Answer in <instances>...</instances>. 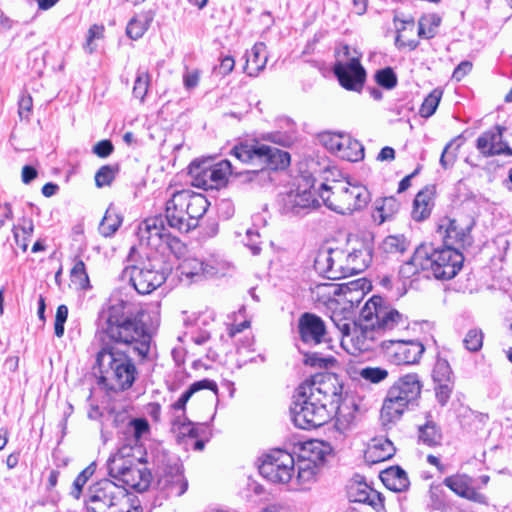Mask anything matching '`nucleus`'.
I'll list each match as a JSON object with an SVG mask.
<instances>
[{
    "instance_id": "obj_1",
    "label": "nucleus",
    "mask_w": 512,
    "mask_h": 512,
    "mask_svg": "<svg viewBox=\"0 0 512 512\" xmlns=\"http://www.w3.org/2000/svg\"><path fill=\"white\" fill-rule=\"evenodd\" d=\"M101 334L103 341L107 339L115 344L132 345L141 358L150 351L151 334L140 319V313L130 312L128 304L122 300L110 305L104 313Z\"/></svg>"
},
{
    "instance_id": "obj_2",
    "label": "nucleus",
    "mask_w": 512,
    "mask_h": 512,
    "mask_svg": "<svg viewBox=\"0 0 512 512\" xmlns=\"http://www.w3.org/2000/svg\"><path fill=\"white\" fill-rule=\"evenodd\" d=\"M359 321L357 333L351 330L349 340L360 352L372 349V337L369 336L372 331L402 334L410 325L407 316L387 304L380 296H373L365 303Z\"/></svg>"
},
{
    "instance_id": "obj_3",
    "label": "nucleus",
    "mask_w": 512,
    "mask_h": 512,
    "mask_svg": "<svg viewBox=\"0 0 512 512\" xmlns=\"http://www.w3.org/2000/svg\"><path fill=\"white\" fill-rule=\"evenodd\" d=\"M319 196L327 208L341 215L361 211L371 200V194L364 185L346 180L322 183Z\"/></svg>"
},
{
    "instance_id": "obj_4",
    "label": "nucleus",
    "mask_w": 512,
    "mask_h": 512,
    "mask_svg": "<svg viewBox=\"0 0 512 512\" xmlns=\"http://www.w3.org/2000/svg\"><path fill=\"white\" fill-rule=\"evenodd\" d=\"M100 382L111 391L129 389L137 375L133 360L124 352L108 346L103 347L96 357Z\"/></svg>"
},
{
    "instance_id": "obj_5",
    "label": "nucleus",
    "mask_w": 512,
    "mask_h": 512,
    "mask_svg": "<svg viewBox=\"0 0 512 512\" xmlns=\"http://www.w3.org/2000/svg\"><path fill=\"white\" fill-rule=\"evenodd\" d=\"M86 506L89 512H141L138 498L108 479L89 487Z\"/></svg>"
},
{
    "instance_id": "obj_6",
    "label": "nucleus",
    "mask_w": 512,
    "mask_h": 512,
    "mask_svg": "<svg viewBox=\"0 0 512 512\" xmlns=\"http://www.w3.org/2000/svg\"><path fill=\"white\" fill-rule=\"evenodd\" d=\"M171 272V267L157 255L148 256L137 265L127 266L123 276L129 278L133 288L142 295H147L160 287Z\"/></svg>"
},
{
    "instance_id": "obj_7",
    "label": "nucleus",
    "mask_w": 512,
    "mask_h": 512,
    "mask_svg": "<svg viewBox=\"0 0 512 512\" xmlns=\"http://www.w3.org/2000/svg\"><path fill=\"white\" fill-rule=\"evenodd\" d=\"M128 447H122L107 462L109 475L123 485L136 491L143 492L148 489L151 482V473L144 464L135 463V458L130 457Z\"/></svg>"
},
{
    "instance_id": "obj_8",
    "label": "nucleus",
    "mask_w": 512,
    "mask_h": 512,
    "mask_svg": "<svg viewBox=\"0 0 512 512\" xmlns=\"http://www.w3.org/2000/svg\"><path fill=\"white\" fill-rule=\"evenodd\" d=\"M336 378L332 375L315 374L303 381L296 390L294 396L298 402L305 405H322L324 408H338L341 400L339 387L336 385Z\"/></svg>"
},
{
    "instance_id": "obj_9",
    "label": "nucleus",
    "mask_w": 512,
    "mask_h": 512,
    "mask_svg": "<svg viewBox=\"0 0 512 512\" xmlns=\"http://www.w3.org/2000/svg\"><path fill=\"white\" fill-rule=\"evenodd\" d=\"M231 155L243 163L257 164L261 169L282 170L290 164V154L287 151L258 142L235 145Z\"/></svg>"
},
{
    "instance_id": "obj_10",
    "label": "nucleus",
    "mask_w": 512,
    "mask_h": 512,
    "mask_svg": "<svg viewBox=\"0 0 512 512\" xmlns=\"http://www.w3.org/2000/svg\"><path fill=\"white\" fill-rule=\"evenodd\" d=\"M328 454L329 446L322 441H309L301 446L298 460L295 462L297 466L295 480L302 489H306L316 481Z\"/></svg>"
},
{
    "instance_id": "obj_11",
    "label": "nucleus",
    "mask_w": 512,
    "mask_h": 512,
    "mask_svg": "<svg viewBox=\"0 0 512 512\" xmlns=\"http://www.w3.org/2000/svg\"><path fill=\"white\" fill-rule=\"evenodd\" d=\"M427 274L425 277L433 276L440 280H449L461 270L464 256L456 248L444 245L443 248L433 249L426 246Z\"/></svg>"
},
{
    "instance_id": "obj_12",
    "label": "nucleus",
    "mask_w": 512,
    "mask_h": 512,
    "mask_svg": "<svg viewBox=\"0 0 512 512\" xmlns=\"http://www.w3.org/2000/svg\"><path fill=\"white\" fill-rule=\"evenodd\" d=\"M295 460L283 449H272L262 458L259 473L271 483L287 484L293 479Z\"/></svg>"
},
{
    "instance_id": "obj_13",
    "label": "nucleus",
    "mask_w": 512,
    "mask_h": 512,
    "mask_svg": "<svg viewBox=\"0 0 512 512\" xmlns=\"http://www.w3.org/2000/svg\"><path fill=\"white\" fill-rule=\"evenodd\" d=\"M408 332L409 327L402 334L391 333L394 337L381 343L386 358L395 365L415 364L425 350L421 342L405 339Z\"/></svg>"
},
{
    "instance_id": "obj_14",
    "label": "nucleus",
    "mask_w": 512,
    "mask_h": 512,
    "mask_svg": "<svg viewBox=\"0 0 512 512\" xmlns=\"http://www.w3.org/2000/svg\"><path fill=\"white\" fill-rule=\"evenodd\" d=\"M473 224V220L467 217H444L438 223L437 233L443 239L444 245L460 251L472 244Z\"/></svg>"
},
{
    "instance_id": "obj_15",
    "label": "nucleus",
    "mask_w": 512,
    "mask_h": 512,
    "mask_svg": "<svg viewBox=\"0 0 512 512\" xmlns=\"http://www.w3.org/2000/svg\"><path fill=\"white\" fill-rule=\"evenodd\" d=\"M231 163L222 160L214 165L202 166L192 162L189 166V174L192 177V184L204 190H213L223 187L231 174Z\"/></svg>"
},
{
    "instance_id": "obj_16",
    "label": "nucleus",
    "mask_w": 512,
    "mask_h": 512,
    "mask_svg": "<svg viewBox=\"0 0 512 512\" xmlns=\"http://www.w3.org/2000/svg\"><path fill=\"white\" fill-rule=\"evenodd\" d=\"M346 251L341 248L321 249L314 260L315 270L330 280H338L351 275Z\"/></svg>"
},
{
    "instance_id": "obj_17",
    "label": "nucleus",
    "mask_w": 512,
    "mask_h": 512,
    "mask_svg": "<svg viewBox=\"0 0 512 512\" xmlns=\"http://www.w3.org/2000/svg\"><path fill=\"white\" fill-rule=\"evenodd\" d=\"M342 54L348 60L335 63L334 74L337 76L342 87L347 90L359 91L364 85L366 71L361 65L359 57H350V47L348 45L343 46Z\"/></svg>"
},
{
    "instance_id": "obj_18",
    "label": "nucleus",
    "mask_w": 512,
    "mask_h": 512,
    "mask_svg": "<svg viewBox=\"0 0 512 512\" xmlns=\"http://www.w3.org/2000/svg\"><path fill=\"white\" fill-rule=\"evenodd\" d=\"M292 421L300 429L310 430L324 425L335 411L332 407L324 408L322 405H305L294 401L291 408Z\"/></svg>"
},
{
    "instance_id": "obj_19",
    "label": "nucleus",
    "mask_w": 512,
    "mask_h": 512,
    "mask_svg": "<svg viewBox=\"0 0 512 512\" xmlns=\"http://www.w3.org/2000/svg\"><path fill=\"white\" fill-rule=\"evenodd\" d=\"M157 485L167 497H179L188 488V481L184 477L182 464L178 460L167 463L159 474Z\"/></svg>"
},
{
    "instance_id": "obj_20",
    "label": "nucleus",
    "mask_w": 512,
    "mask_h": 512,
    "mask_svg": "<svg viewBox=\"0 0 512 512\" xmlns=\"http://www.w3.org/2000/svg\"><path fill=\"white\" fill-rule=\"evenodd\" d=\"M187 197H189V190L176 191L166 202L167 223L171 228L181 232H189L193 229V223L188 222L189 216L186 214Z\"/></svg>"
},
{
    "instance_id": "obj_21",
    "label": "nucleus",
    "mask_w": 512,
    "mask_h": 512,
    "mask_svg": "<svg viewBox=\"0 0 512 512\" xmlns=\"http://www.w3.org/2000/svg\"><path fill=\"white\" fill-rule=\"evenodd\" d=\"M298 329L303 343L316 346L327 342L326 326L324 321L312 313H304L299 318Z\"/></svg>"
},
{
    "instance_id": "obj_22",
    "label": "nucleus",
    "mask_w": 512,
    "mask_h": 512,
    "mask_svg": "<svg viewBox=\"0 0 512 512\" xmlns=\"http://www.w3.org/2000/svg\"><path fill=\"white\" fill-rule=\"evenodd\" d=\"M168 233L163 218L154 216L140 223L137 235L141 244L158 250L163 247L164 238Z\"/></svg>"
},
{
    "instance_id": "obj_23",
    "label": "nucleus",
    "mask_w": 512,
    "mask_h": 512,
    "mask_svg": "<svg viewBox=\"0 0 512 512\" xmlns=\"http://www.w3.org/2000/svg\"><path fill=\"white\" fill-rule=\"evenodd\" d=\"M327 147L333 151L340 158L356 162L362 160L364 157L363 145L348 136L334 135L326 142Z\"/></svg>"
},
{
    "instance_id": "obj_24",
    "label": "nucleus",
    "mask_w": 512,
    "mask_h": 512,
    "mask_svg": "<svg viewBox=\"0 0 512 512\" xmlns=\"http://www.w3.org/2000/svg\"><path fill=\"white\" fill-rule=\"evenodd\" d=\"M503 130L501 126H496L478 137L476 147L481 154L484 156L512 155L510 147L502 141Z\"/></svg>"
},
{
    "instance_id": "obj_25",
    "label": "nucleus",
    "mask_w": 512,
    "mask_h": 512,
    "mask_svg": "<svg viewBox=\"0 0 512 512\" xmlns=\"http://www.w3.org/2000/svg\"><path fill=\"white\" fill-rule=\"evenodd\" d=\"M179 270L182 276L191 281H198L202 277H212L220 272L219 264L213 262H204L196 257L185 258Z\"/></svg>"
},
{
    "instance_id": "obj_26",
    "label": "nucleus",
    "mask_w": 512,
    "mask_h": 512,
    "mask_svg": "<svg viewBox=\"0 0 512 512\" xmlns=\"http://www.w3.org/2000/svg\"><path fill=\"white\" fill-rule=\"evenodd\" d=\"M422 385L417 374H407L389 389L393 398L404 401L408 405L415 401L421 393Z\"/></svg>"
},
{
    "instance_id": "obj_27",
    "label": "nucleus",
    "mask_w": 512,
    "mask_h": 512,
    "mask_svg": "<svg viewBox=\"0 0 512 512\" xmlns=\"http://www.w3.org/2000/svg\"><path fill=\"white\" fill-rule=\"evenodd\" d=\"M373 248L368 241H356L352 250L346 252L351 275L363 272L372 261Z\"/></svg>"
},
{
    "instance_id": "obj_28",
    "label": "nucleus",
    "mask_w": 512,
    "mask_h": 512,
    "mask_svg": "<svg viewBox=\"0 0 512 512\" xmlns=\"http://www.w3.org/2000/svg\"><path fill=\"white\" fill-rule=\"evenodd\" d=\"M347 495L350 502L368 504L375 509L383 506L380 494L362 481H351Z\"/></svg>"
},
{
    "instance_id": "obj_29",
    "label": "nucleus",
    "mask_w": 512,
    "mask_h": 512,
    "mask_svg": "<svg viewBox=\"0 0 512 512\" xmlns=\"http://www.w3.org/2000/svg\"><path fill=\"white\" fill-rule=\"evenodd\" d=\"M316 192L319 193V188L316 190L304 189L292 192L287 196L285 208L293 214H301L302 212L318 207L319 200L316 198Z\"/></svg>"
},
{
    "instance_id": "obj_30",
    "label": "nucleus",
    "mask_w": 512,
    "mask_h": 512,
    "mask_svg": "<svg viewBox=\"0 0 512 512\" xmlns=\"http://www.w3.org/2000/svg\"><path fill=\"white\" fill-rule=\"evenodd\" d=\"M426 246L421 245L416 248L412 257L404 262L399 269V277L405 282L407 280H413L414 277L418 276L421 272L427 273L426 262Z\"/></svg>"
},
{
    "instance_id": "obj_31",
    "label": "nucleus",
    "mask_w": 512,
    "mask_h": 512,
    "mask_svg": "<svg viewBox=\"0 0 512 512\" xmlns=\"http://www.w3.org/2000/svg\"><path fill=\"white\" fill-rule=\"evenodd\" d=\"M267 47L263 42L254 44L250 52L247 53L245 72L248 76H257L266 66Z\"/></svg>"
},
{
    "instance_id": "obj_32",
    "label": "nucleus",
    "mask_w": 512,
    "mask_h": 512,
    "mask_svg": "<svg viewBox=\"0 0 512 512\" xmlns=\"http://www.w3.org/2000/svg\"><path fill=\"white\" fill-rule=\"evenodd\" d=\"M383 484L391 491L403 492L410 485L407 473L399 466L390 467L381 472Z\"/></svg>"
},
{
    "instance_id": "obj_33",
    "label": "nucleus",
    "mask_w": 512,
    "mask_h": 512,
    "mask_svg": "<svg viewBox=\"0 0 512 512\" xmlns=\"http://www.w3.org/2000/svg\"><path fill=\"white\" fill-rule=\"evenodd\" d=\"M400 203L395 197H385L377 199L374 203L372 218L378 225L391 219L399 210Z\"/></svg>"
},
{
    "instance_id": "obj_34",
    "label": "nucleus",
    "mask_w": 512,
    "mask_h": 512,
    "mask_svg": "<svg viewBox=\"0 0 512 512\" xmlns=\"http://www.w3.org/2000/svg\"><path fill=\"white\" fill-rule=\"evenodd\" d=\"M208 207L209 202L204 195L189 190L186 214L189 216L188 222H193V229L197 227L198 220L206 213Z\"/></svg>"
},
{
    "instance_id": "obj_35",
    "label": "nucleus",
    "mask_w": 512,
    "mask_h": 512,
    "mask_svg": "<svg viewBox=\"0 0 512 512\" xmlns=\"http://www.w3.org/2000/svg\"><path fill=\"white\" fill-rule=\"evenodd\" d=\"M395 447L388 439H374L365 454L366 459L372 463L383 462L395 454Z\"/></svg>"
},
{
    "instance_id": "obj_36",
    "label": "nucleus",
    "mask_w": 512,
    "mask_h": 512,
    "mask_svg": "<svg viewBox=\"0 0 512 512\" xmlns=\"http://www.w3.org/2000/svg\"><path fill=\"white\" fill-rule=\"evenodd\" d=\"M407 407V403L393 398L391 392L388 391L380 413L382 423L388 425L399 420Z\"/></svg>"
},
{
    "instance_id": "obj_37",
    "label": "nucleus",
    "mask_w": 512,
    "mask_h": 512,
    "mask_svg": "<svg viewBox=\"0 0 512 512\" xmlns=\"http://www.w3.org/2000/svg\"><path fill=\"white\" fill-rule=\"evenodd\" d=\"M432 191L425 188L417 193L413 201L412 218L415 221H423L430 216L433 207Z\"/></svg>"
},
{
    "instance_id": "obj_38",
    "label": "nucleus",
    "mask_w": 512,
    "mask_h": 512,
    "mask_svg": "<svg viewBox=\"0 0 512 512\" xmlns=\"http://www.w3.org/2000/svg\"><path fill=\"white\" fill-rule=\"evenodd\" d=\"M203 389L211 390L215 395H217L218 388L217 384L209 379H203L200 381H196L192 383L189 388L181 395V397L171 405L173 410L183 411L185 410V406L189 399L198 391Z\"/></svg>"
},
{
    "instance_id": "obj_39",
    "label": "nucleus",
    "mask_w": 512,
    "mask_h": 512,
    "mask_svg": "<svg viewBox=\"0 0 512 512\" xmlns=\"http://www.w3.org/2000/svg\"><path fill=\"white\" fill-rule=\"evenodd\" d=\"M172 431L176 434V438L181 443L185 438L197 439L199 429L189 421L185 415L175 417L172 422Z\"/></svg>"
},
{
    "instance_id": "obj_40",
    "label": "nucleus",
    "mask_w": 512,
    "mask_h": 512,
    "mask_svg": "<svg viewBox=\"0 0 512 512\" xmlns=\"http://www.w3.org/2000/svg\"><path fill=\"white\" fill-rule=\"evenodd\" d=\"M123 221L121 214L117 211V209L110 205L105 215L100 222L99 232L104 237H110L115 234V232L119 229Z\"/></svg>"
},
{
    "instance_id": "obj_41",
    "label": "nucleus",
    "mask_w": 512,
    "mask_h": 512,
    "mask_svg": "<svg viewBox=\"0 0 512 512\" xmlns=\"http://www.w3.org/2000/svg\"><path fill=\"white\" fill-rule=\"evenodd\" d=\"M409 241L404 235H389L381 243V250L389 255L403 254L409 248Z\"/></svg>"
},
{
    "instance_id": "obj_42",
    "label": "nucleus",
    "mask_w": 512,
    "mask_h": 512,
    "mask_svg": "<svg viewBox=\"0 0 512 512\" xmlns=\"http://www.w3.org/2000/svg\"><path fill=\"white\" fill-rule=\"evenodd\" d=\"M151 21L152 17L146 13L133 17L126 28L128 37L133 40L141 38L148 29Z\"/></svg>"
},
{
    "instance_id": "obj_43",
    "label": "nucleus",
    "mask_w": 512,
    "mask_h": 512,
    "mask_svg": "<svg viewBox=\"0 0 512 512\" xmlns=\"http://www.w3.org/2000/svg\"><path fill=\"white\" fill-rule=\"evenodd\" d=\"M126 433L131 436V442L137 445L142 438L149 435L150 425L145 418L130 419L126 425Z\"/></svg>"
},
{
    "instance_id": "obj_44",
    "label": "nucleus",
    "mask_w": 512,
    "mask_h": 512,
    "mask_svg": "<svg viewBox=\"0 0 512 512\" xmlns=\"http://www.w3.org/2000/svg\"><path fill=\"white\" fill-rule=\"evenodd\" d=\"M441 18L436 14L424 15L418 22V35L421 38L431 39L437 33Z\"/></svg>"
},
{
    "instance_id": "obj_45",
    "label": "nucleus",
    "mask_w": 512,
    "mask_h": 512,
    "mask_svg": "<svg viewBox=\"0 0 512 512\" xmlns=\"http://www.w3.org/2000/svg\"><path fill=\"white\" fill-rule=\"evenodd\" d=\"M150 82L151 76L148 69L140 67L136 72L132 93L133 96L139 99L141 103H143L145 100L150 87Z\"/></svg>"
},
{
    "instance_id": "obj_46",
    "label": "nucleus",
    "mask_w": 512,
    "mask_h": 512,
    "mask_svg": "<svg viewBox=\"0 0 512 512\" xmlns=\"http://www.w3.org/2000/svg\"><path fill=\"white\" fill-rule=\"evenodd\" d=\"M419 440L427 446H436L441 441V433L432 421L419 427Z\"/></svg>"
},
{
    "instance_id": "obj_47",
    "label": "nucleus",
    "mask_w": 512,
    "mask_h": 512,
    "mask_svg": "<svg viewBox=\"0 0 512 512\" xmlns=\"http://www.w3.org/2000/svg\"><path fill=\"white\" fill-rule=\"evenodd\" d=\"M336 359L332 355H324L318 352L306 353L304 363L314 368L330 369L336 364Z\"/></svg>"
},
{
    "instance_id": "obj_48",
    "label": "nucleus",
    "mask_w": 512,
    "mask_h": 512,
    "mask_svg": "<svg viewBox=\"0 0 512 512\" xmlns=\"http://www.w3.org/2000/svg\"><path fill=\"white\" fill-rule=\"evenodd\" d=\"M444 485L450 488L455 494L465 498L470 489L469 478L464 475L446 477Z\"/></svg>"
},
{
    "instance_id": "obj_49",
    "label": "nucleus",
    "mask_w": 512,
    "mask_h": 512,
    "mask_svg": "<svg viewBox=\"0 0 512 512\" xmlns=\"http://www.w3.org/2000/svg\"><path fill=\"white\" fill-rule=\"evenodd\" d=\"M484 334L479 328L470 329L464 339L463 344L465 348L470 352H478L483 346Z\"/></svg>"
},
{
    "instance_id": "obj_50",
    "label": "nucleus",
    "mask_w": 512,
    "mask_h": 512,
    "mask_svg": "<svg viewBox=\"0 0 512 512\" xmlns=\"http://www.w3.org/2000/svg\"><path fill=\"white\" fill-rule=\"evenodd\" d=\"M331 320L346 339L350 337L351 330H354L356 333L358 331L355 322L349 318L343 317L340 312H333Z\"/></svg>"
},
{
    "instance_id": "obj_51",
    "label": "nucleus",
    "mask_w": 512,
    "mask_h": 512,
    "mask_svg": "<svg viewBox=\"0 0 512 512\" xmlns=\"http://www.w3.org/2000/svg\"><path fill=\"white\" fill-rule=\"evenodd\" d=\"M441 99V92L438 90H433L423 101L419 113L422 117L428 118L432 116Z\"/></svg>"
},
{
    "instance_id": "obj_52",
    "label": "nucleus",
    "mask_w": 512,
    "mask_h": 512,
    "mask_svg": "<svg viewBox=\"0 0 512 512\" xmlns=\"http://www.w3.org/2000/svg\"><path fill=\"white\" fill-rule=\"evenodd\" d=\"M71 278L74 283H77L81 288L89 287V277L86 272L85 264L81 259H77L71 269Z\"/></svg>"
},
{
    "instance_id": "obj_53",
    "label": "nucleus",
    "mask_w": 512,
    "mask_h": 512,
    "mask_svg": "<svg viewBox=\"0 0 512 512\" xmlns=\"http://www.w3.org/2000/svg\"><path fill=\"white\" fill-rule=\"evenodd\" d=\"M359 375L364 380L377 384L388 377V371L381 367H365L359 371Z\"/></svg>"
},
{
    "instance_id": "obj_54",
    "label": "nucleus",
    "mask_w": 512,
    "mask_h": 512,
    "mask_svg": "<svg viewBox=\"0 0 512 512\" xmlns=\"http://www.w3.org/2000/svg\"><path fill=\"white\" fill-rule=\"evenodd\" d=\"M432 378L444 382H447L449 378H454L451 366L446 359H437L432 371Z\"/></svg>"
},
{
    "instance_id": "obj_55",
    "label": "nucleus",
    "mask_w": 512,
    "mask_h": 512,
    "mask_svg": "<svg viewBox=\"0 0 512 512\" xmlns=\"http://www.w3.org/2000/svg\"><path fill=\"white\" fill-rule=\"evenodd\" d=\"M117 169L111 165H104L95 174V184L101 188L108 186L115 178Z\"/></svg>"
},
{
    "instance_id": "obj_56",
    "label": "nucleus",
    "mask_w": 512,
    "mask_h": 512,
    "mask_svg": "<svg viewBox=\"0 0 512 512\" xmlns=\"http://www.w3.org/2000/svg\"><path fill=\"white\" fill-rule=\"evenodd\" d=\"M94 468L92 465L86 467L84 470H82L78 476L75 478L71 490V495L78 499L82 493V489L84 485L87 483L88 479L93 475Z\"/></svg>"
},
{
    "instance_id": "obj_57",
    "label": "nucleus",
    "mask_w": 512,
    "mask_h": 512,
    "mask_svg": "<svg viewBox=\"0 0 512 512\" xmlns=\"http://www.w3.org/2000/svg\"><path fill=\"white\" fill-rule=\"evenodd\" d=\"M375 80L380 86L386 89H392L397 85L396 74L389 67L377 71Z\"/></svg>"
},
{
    "instance_id": "obj_58",
    "label": "nucleus",
    "mask_w": 512,
    "mask_h": 512,
    "mask_svg": "<svg viewBox=\"0 0 512 512\" xmlns=\"http://www.w3.org/2000/svg\"><path fill=\"white\" fill-rule=\"evenodd\" d=\"M345 409L346 407L344 405L341 406L339 402L338 408H335L333 413V415L337 416L336 426L342 430L348 429L355 420L354 413L351 411L345 412Z\"/></svg>"
},
{
    "instance_id": "obj_59",
    "label": "nucleus",
    "mask_w": 512,
    "mask_h": 512,
    "mask_svg": "<svg viewBox=\"0 0 512 512\" xmlns=\"http://www.w3.org/2000/svg\"><path fill=\"white\" fill-rule=\"evenodd\" d=\"M68 317V308L66 305H59L55 315L54 333L57 337L64 335V324Z\"/></svg>"
},
{
    "instance_id": "obj_60",
    "label": "nucleus",
    "mask_w": 512,
    "mask_h": 512,
    "mask_svg": "<svg viewBox=\"0 0 512 512\" xmlns=\"http://www.w3.org/2000/svg\"><path fill=\"white\" fill-rule=\"evenodd\" d=\"M163 246L167 247L176 257L184 254L186 246L179 238L172 236L170 233L164 238Z\"/></svg>"
},
{
    "instance_id": "obj_61",
    "label": "nucleus",
    "mask_w": 512,
    "mask_h": 512,
    "mask_svg": "<svg viewBox=\"0 0 512 512\" xmlns=\"http://www.w3.org/2000/svg\"><path fill=\"white\" fill-rule=\"evenodd\" d=\"M19 109L18 113L21 119H29V115L32 111L33 100L28 94H23L18 102Z\"/></svg>"
},
{
    "instance_id": "obj_62",
    "label": "nucleus",
    "mask_w": 512,
    "mask_h": 512,
    "mask_svg": "<svg viewBox=\"0 0 512 512\" xmlns=\"http://www.w3.org/2000/svg\"><path fill=\"white\" fill-rule=\"evenodd\" d=\"M103 27L98 25H92L88 30V35L86 39V43L84 44V50L88 53H93L95 47L92 45V42L96 38H100L102 36Z\"/></svg>"
},
{
    "instance_id": "obj_63",
    "label": "nucleus",
    "mask_w": 512,
    "mask_h": 512,
    "mask_svg": "<svg viewBox=\"0 0 512 512\" xmlns=\"http://www.w3.org/2000/svg\"><path fill=\"white\" fill-rule=\"evenodd\" d=\"M453 390L454 386H434L435 397L437 399V402L441 406H445L450 400Z\"/></svg>"
},
{
    "instance_id": "obj_64",
    "label": "nucleus",
    "mask_w": 512,
    "mask_h": 512,
    "mask_svg": "<svg viewBox=\"0 0 512 512\" xmlns=\"http://www.w3.org/2000/svg\"><path fill=\"white\" fill-rule=\"evenodd\" d=\"M114 150L110 140H101L93 147V152L100 158L108 157Z\"/></svg>"
}]
</instances>
